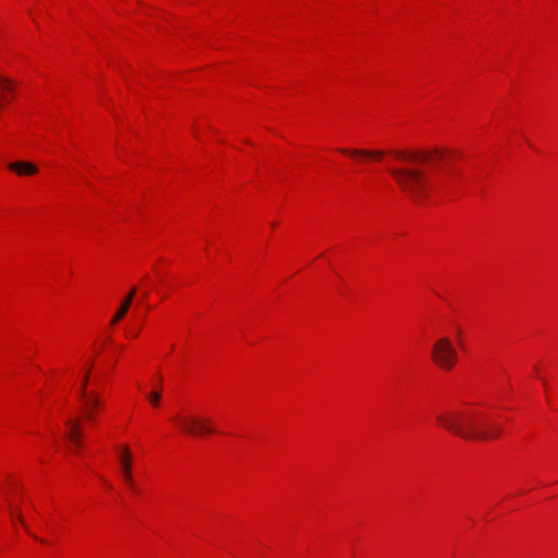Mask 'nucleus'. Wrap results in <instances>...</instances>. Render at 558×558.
<instances>
[{
	"label": "nucleus",
	"instance_id": "nucleus-1",
	"mask_svg": "<svg viewBox=\"0 0 558 558\" xmlns=\"http://www.w3.org/2000/svg\"><path fill=\"white\" fill-rule=\"evenodd\" d=\"M391 155L408 167L391 168L390 174L396 179L401 190L413 201L420 202L428 189V177L420 168L425 162L436 165L446 158V151L435 148L429 150H392Z\"/></svg>",
	"mask_w": 558,
	"mask_h": 558
},
{
	"label": "nucleus",
	"instance_id": "nucleus-2",
	"mask_svg": "<svg viewBox=\"0 0 558 558\" xmlns=\"http://www.w3.org/2000/svg\"><path fill=\"white\" fill-rule=\"evenodd\" d=\"M437 421L445 429L468 440L484 441L496 439L502 433V427L499 424L469 410L440 413L437 416Z\"/></svg>",
	"mask_w": 558,
	"mask_h": 558
},
{
	"label": "nucleus",
	"instance_id": "nucleus-3",
	"mask_svg": "<svg viewBox=\"0 0 558 558\" xmlns=\"http://www.w3.org/2000/svg\"><path fill=\"white\" fill-rule=\"evenodd\" d=\"M172 421L181 433L192 437H204L206 435L216 434L217 429L211 420L206 416L195 414H178Z\"/></svg>",
	"mask_w": 558,
	"mask_h": 558
},
{
	"label": "nucleus",
	"instance_id": "nucleus-4",
	"mask_svg": "<svg viewBox=\"0 0 558 558\" xmlns=\"http://www.w3.org/2000/svg\"><path fill=\"white\" fill-rule=\"evenodd\" d=\"M432 357L440 368L451 369L458 361V353L451 340L447 337H441L436 340L432 348Z\"/></svg>",
	"mask_w": 558,
	"mask_h": 558
},
{
	"label": "nucleus",
	"instance_id": "nucleus-5",
	"mask_svg": "<svg viewBox=\"0 0 558 558\" xmlns=\"http://www.w3.org/2000/svg\"><path fill=\"white\" fill-rule=\"evenodd\" d=\"M119 462L124 482L131 489H134V480L132 475V452L128 446L121 447Z\"/></svg>",
	"mask_w": 558,
	"mask_h": 558
},
{
	"label": "nucleus",
	"instance_id": "nucleus-6",
	"mask_svg": "<svg viewBox=\"0 0 558 558\" xmlns=\"http://www.w3.org/2000/svg\"><path fill=\"white\" fill-rule=\"evenodd\" d=\"M83 401V414L86 421H95V410L101 405L100 397L97 393L80 397Z\"/></svg>",
	"mask_w": 558,
	"mask_h": 558
},
{
	"label": "nucleus",
	"instance_id": "nucleus-7",
	"mask_svg": "<svg viewBox=\"0 0 558 558\" xmlns=\"http://www.w3.org/2000/svg\"><path fill=\"white\" fill-rule=\"evenodd\" d=\"M65 424L69 426L68 439L75 447L80 448L82 446L81 442V426L78 420H68Z\"/></svg>",
	"mask_w": 558,
	"mask_h": 558
},
{
	"label": "nucleus",
	"instance_id": "nucleus-8",
	"mask_svg": "<svg viewBox=\"0 0 558 558\" xmlns=\"http://www.w3.org/2000/svg\"><path fill=\"white\" fill-rule=\"evenodd\" d=\"M136 293V288L135 287H132L129 294L125 296L124 301L121 303L117 314L113 316L112 320H111V325H114L117 324L120 319H122L125 314L128 313L132 302H133V298Z\"/></svg>",
	"mask_w": 558,
	"mask_h": 558
},
{
	"label": "nucleus",
	"instance_id": "nucleus-9",
	"mask_svg": "<svg viewBox=\"0 0 558 558\" xmlns=\"http://www.w3.org/2000/svg\"><path fill=\"white\" fill-rule=\"evenodd\" d=\"M339 150L342 154L349 155L351 157L375 158V159L379 160L384 156V151L383 150L348 149V148H340Z\"/></svg>",
	"mask_w": 558,
	"mask_h": 558
},
{
	"label": "nucleus",
	"instance_id": "nucleus-10",
	"mask_svg": "<svg viewBox=\"0 0 558 558\" xmlns=\"http://www.w3.org/2000/svg\"><path fill=\"white\" fill-rule=\"evenodd\" d=\"M8 167L10 170L15 171L20 175H32L38 172V168L27 161L12 162Z\"/></svg>",
	"mask_w": 558,
	"mask_h": 558
},
{
	"label": "nucleus",
	"instance_id": "nucleus-11",
	"mask_svg": "<svg viewBox=\"0 0 558 558\" xmlns=\"http://www.w3.org/2000/svg\"><path fill=\"white\" fill-rule=\"evenodd\" d=\"M90 368H92V363H89L87 371L83 377L81 389H80V397L90 396L93 393V392H90V393L87 392V384H88Z\"/></svg>",
	"mask_w": 558,
	"mask_h": 558
},
{
	"label": "nucleus",
	"instance_id": "nucleus-12",
	"mask_svg": "<svg viewBox=\"0 0 558 558\" xmlns=\"http://www.w3.org/2000/svg\"><path fill=\"white\" fill-rule=\"evenodd\" d=\"M10 515L13 518V519H16L21 524L22 526L27 530V524L24 520V517L22 515L20 509H12L10 507Z\"/></svg>",
	"mask_w": 558,
	"mask_h": 558
},
{
	"label": "nucleus",
	"instance_id": "nucleus-13",
	"mask_svg": "<svg viewBox=\"0 0 558 558\" xmlns=\"http://www.w3.org/2000/svg\"><path fill=\"white\" fill-rule=\"evenodd\" d=\"M161 395L157 391H153L148 395V400L153 405H158Z\"/></svg>",
	"mask_w": 558,
	"mask_h": 558
},
{
	"label": "nucleus",
	"instance_id": "nucleus-14",
	"mask_svg": "<svg viewBox=\"0 0 558 558\" xmlns=\"http://www.w3.org/2000/svg\"><path fill=\"white\" fill-rule=\"evenodd\" d=\"M0 83L5 84V85H9V84H10V81H9V80H7V78H4V77H1V76H0Z\"/></svg>",
	"mask_w": 558,
	"mask_h": 558
},
{
	"label": "nucleus",
	"instance_id": "nucleus-15",
	"mask_svg": "<svg viewBox=\"0 0 558 558\" xmlns=\"http://www.w3.org/2000/svg\"><path fill=\"white\" fill-rule=\"evenodd\" d=\"M148 296V292L143 293V298L146 299Z\"/></svg>",
	"mask_w": 558,
	"mask_h": 558
},
{
	"label": "nucleus",
	"instance_id": "nucleus-16",
	"mask_svg": "<svg viewBox=\"0 0 558 558\" xmlns=\"http://www.w3.org/2000/svg\"><path fill=\"white\" fill-rule=\"evenodd\" d=\"M4 89L11 92L12 89L9 86H4Z\"/></svg>",
	"mask_w": 558,
	"mask_h": 558
}]
</instances>
